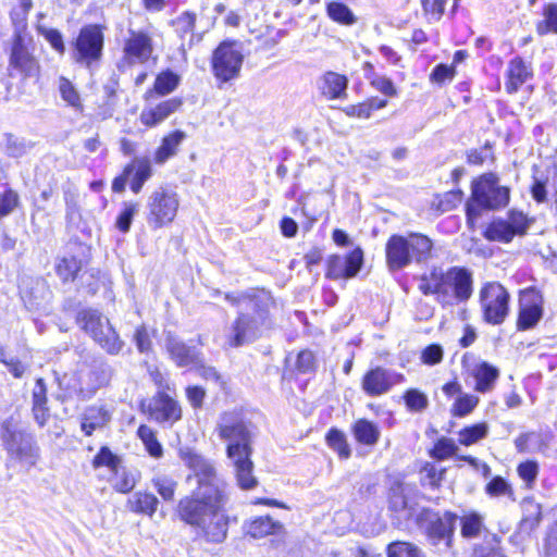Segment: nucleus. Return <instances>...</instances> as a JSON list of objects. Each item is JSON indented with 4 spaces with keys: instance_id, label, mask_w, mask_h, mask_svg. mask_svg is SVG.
<instances>
[{
    "instance_id": "nucleus-37",
    "label": "nucleus",
    "mask_w": 557,
    "mask_h": 557,
    "mask_svg": "<svg viewBox=\"0 0 557 557\" xmlns=\"http://www.w3.org/2000/svg\"><path fill=\"white\" fill-rule=\"evenodd\" d=\"M326 13L332 21L342 25L350 26L357 21L354 12L343 2L332 1L327 3Z\"/></svg>"
},
{
    "instance_id": "nucleus-10",
    "label": "nucleus",
    "mask_w": 557,
    "mask_h": 557,
    "mask_svg": "<svg viewBox=\"0 0 557 557\" xmlns=\"http://www.w3.org/2000/svg\"><path fill=\"white\" fill-rule=\"evenodd\" d=\"M244 62L242 44L235 40L222 41L213 51L211 65L216 79L227 83L239 76Z\"/></svg>"
},
{
    "instance_id": "nucleus-45",
    "label": "nucleus",
    "mask_w": 557,
    "mask_h": 557,
    "mask_svg": "<svg viewBox=\"0 0 557 557\" xmlns=\"http://www.w3.org/2000/svg\"><path fill=\"white\" fill-rule=\"evenodd\" d=\"M180 83V76L171 70L162 71L154 81V90L159 95L172 92Z\"/></svg>"
},
{
    "instance_id": "nucleus-55",
    "label": "nucleus",
    "mask_w": 557,
    "mask_h": 557,
    "mask_svg": "<svg viewBox=\"0 0 557 557\" xmlns=\"http://www.w3.org/2000/svg\"><path fill=\"white\" fill-rule=\"evenodd\" d=\"M486 493L490 496L498 497L508 495L511 496L513 494L510 484L503 476H494L485 487Z\"/></svg>"
},
{
    "instance_id": "nucleus-33",
    "label": "nucleus",
    "mask_w": 557,
    "mask_h": 557,
    "mask_svg": "<svg viewBox=\"0 0 557 557\" xmlns=\"http://www.w3.org/2000/svg\"><path fill=\"white\" fill-rule=\"evenodd\" d=\"M82 260L75 256H64L57 259L55 272L58 276L64 282H73L77 273L82 269Z\"/></svg>"
},
{
    "instance_id": "nucleus-8",
    "label": "nucleus",
    "mask_w": 557,
    "mask_h": 557,
    "mask_svg": "<svg viewBox=\"0 0 557 557\" xmlns=\"http://www.w3.org/2000/svg\"><path fill=\"white\" fill-rule=\"evenodd\" d=\"M79 326L108 354L117 355L124 347V342L99 310L85 308L76 317Z\"/></svg>"
},
{
    "instance_id": "nucleus-22",
    "label": "nucleus",
    "mask_w": 557,
    "mask_h": 557,
    "mask_svg": "<svg viewBox=\"0 0 557 557\" xmlns=\"http://www.w3.org/2000/svg\"><path fill=\"white\" fill-rule=\"evenodd\" d=\"M183 104L177 97L164 100L154 107L145 108L140 113V122L147 127H154L176 112Z\"/></svg>"
},
{
    "instance_id": "nucleus-48",
    "label": "nucleus",
    "mask_w": 557,
    "mask_h": 557,
    "mask_svg": "<svg viewBox=\"0 0 557 557\" xmlns=\"http://www.w3.org/2000/svg\"><path fill=\"white\" fill-rule=\"evenodd\" d=\"M457 450L458 447L454 440L443 436L434 444V447L430 450V456L433 459L445 460L455 455Z\"/></svg>"
},
{
    "instance_id": "nucleus-64",
    "label": "nucleus",
    "mask_w": 557,
    "mask_h": 557,
    "mask_svg": "<svg viewBox=\"0 0 557 557\" xmlns=\"http://www.w3.org/2000/svg\"><path fill=\"white\" fill-rule=\"evenodd\" d=\"M371 85L380 92L387 97L396 96L397 91L392 79L376 75L372 78Z\"/></svg>"
},
{
    "instance_id": "nucleus-53",
    "label": "nucleus",
    "mask_w": 557,
    "mask_h": 557,
    "mask_svg": "<svg viewBox=\"0 0 557 557\" xmlns=\"http://www.w3.org/2000/svg\"><path fill=\"white\" fill-rule=\"evenodd\" d=\"M506 221L508 222V225L510 226L515 236L524 235L530 226V221L528 216L523 212L515 209L508 212V220Z\"/></svg>"
},
{
    "instance_id": "nucleus-4",
    "label": "nucleus",
    "mask_w": 557,
    "mask_h": 557,
    "mask_svg": "<svg viewBox=\"0 0 557 557\" xmlns=\"http://www.w3.org/2000/svg\"><path fill=\"white\" fill-rule=\"evenodd\" d=\"M433 242L421 233L392 235L385 247L386 263L391 271L408 267L411 262L423 263L432 257Z\"/></svg>"
},
{
    "instance_id": "nucleus-9",
    "label": "nucleus",
    "mask_w": 557,
    "mask_h": 557,
    "mask_svg": "<svg viewBox=\"0 0 557 557\" xmlns=\"http://www.w3.org/2000/svg\"><path fill=\"white\" fill-rule=\"evenodd\" d=\"M103 47L102 26L99 24L85 25L73 41L72 58L75 63L91 69L100 61Z\"/></svg>"
},
{
    "instance_id": "nucleus-26",
    "label": "nucleus",
    "mask_w": 557,
    "mask_h": 557,
    "mask_svg": "<svg viewBox=\"0 0 557 557\" xmlns=\"http://www.w3.org/2000/svg\"><path fill=\"white\" fill-rule=\"evenodd\" d=\"M472 375L475 380L474 389L479 393H486L493 389L499 371L491 363L482 361L472 369Z\"/></svg>"
},
{
    "instance_id": "nucleus-56",
    "label": "nucleus",
    "mask_w": 557,
    "mask_h": 557,
    "mask_svg": "<svg viewBox=\"0 0 557 557\" xmlns=\"http://www.w3.org/2000/svg\"><path fill=\"white\" fill-rule=\"evenodd\" d=\"M113 484L115 491L126 494L129 493L136 485V475L125 469L119 468V475Z\"/></svg>"
},
{
    "instance_id": "nucleus-16",
    "label": "nucleus",
    "mask_w": 557,
    "mask_h": 557,
    "mask_svg": "<svg viewBox=\"0 0 557 557\" xmlns=\"http://www.w3.org/2000/svg\"><path fill=\"white\" fill-rule=\"evenodd\" d=\"M404 381V374L383 367H375L363 375L361 386L368 396L377 397L388 393L394 385Z\"/></svg>"
},
{
    "instance_id": "nucleus-41",
    "label": "nucleus",
    "mask_w": 557,
    "mask_h": 557,
    "mask_svg": "<svg viewBox=\"0 0 557 557\" xmlns=\"http://www.w3.org/2000/svg\"><path fill=\"white\" fill-rule=\"evenodd\" d=\"M444 474V468L440 469L435 463L428 461L420 469V482L423 486L436 488L441 485Z\"/></svg>"
},
{
    "instance_id": "nucleus-50",
    "label": "nucleus",
    "mask_w": 557,
    "mask_h": 557,
    "mask_svg": "<svg viewBox=\"0 0 557 557\" xmlns=\"http://www.w3.org/2000/svg\"><path fill=\"white\" fill-rule=\"evenodd\" d=\"M540 466L535 460H527L518 465L517 472L528 488H532L539 475Z\"/></svg>"
},
{
    "instance_id": "nucleus-52",
    "label": "nucleus",
    "mask_w": 557,
    "mask_h": 557,
    "mask_svg": "<svg viewBox=\"0 0 557 557\" xmlns=\"http://www.w3.org/2000/svg\"><path fill=\"white\" fill-rule=\"evenodd\" d=\"M479 404V397L471 394L460 395L453 405V414L465 417L469 414Z\"/></svg>"
},
{
    "instance_id": "nucleus-32",
    "label": "nucleus",
    "mask_w": 557,
    "mask_h": 557,
    "mask_svg": "<svg viewBox=\"0 0 557 557\" xmlns=\"http://www.w3.org/2000/svg\"><path fill=\"white\" fill-rule=\"evenodd\" d=\"M159 499L147 492H136L127 502L131 511L152 517L157 511Z\"/></svg>"
},
{
    "instance_id": "nucleus-54",
    "label": "nucleus",
    "mask_w": 557,
    "mask_h": 557,
    "mask_svg": "<svg viewBox=\"0 0 557 557\" xmlns=\"http://www.w3.org/2000/svg\"><path fill=\"white\" fill-rule=\"evenodd\" d=\"M20 203L18 194L7 188L3 193H0V218H4L12 213Z\"/></svg>"
},
{
    "instance_id": "nucleus-28",
    "label": "nucleus",
    "mask_w": 557,
    "mask_h": 557,
    "mask_svg": "<svg viewBox=\"0 0 557 557\" xmlns=\"http://www.w3.org/2000/svg\"><path fill=\"white\" fill-rule=\"evenodd\" d=\"M351 432L359 444L370 447L376 445L381 436L379 425L368 419L357 420L351 426Z\"/></svg>"
},
{
    "instance_id": "nucleus-5",
    "label": "nucleus",
    "mask_w": 557,
    "mask_h": 557,
    "mask_svg": "<svg viewBox=\"0 0 557 557\" xmlns=\"http://www.w3.org/2000/svg\"><path fill=\"white\" fill-rule=\"evenodd\" d=\"M510 200V189L499 185V178L494 173L481 175L472 182L471 197L466 205V214L469 222L480 218L483 210H499Z\"/></svg>"
},
{
    "instance_id": "nucleus-21",
    "label": "nucleus",
    "mask_w": 557,
    "mask_h": 557,
    "mask_svg": "<svg viewBox=\"0 0 557 557\" xmlns=\"http://www.w3.org/2000/svg\"><path fill=\"white\" fill-rule=\"evenodd\" d=\"M506 77V91L516 94L523 84L533 77L532 63L520 55L512 58L508 62Z\"/></svg>"
},
{
    "instance_id": "nucleus-36",
    "label": "nucleus",
    "mask_w": 557,
    "mask_h": 557,
    "mask_svg": "<svg viewBox=\"0 0 557 557\" xmlns=\"http://www.w3.org/2000/svg\"><path fill=\"white\" fill-rule=\"evenodd\" d=\"M197 15L190 11L182 12L176 18L172 20L171 25L174 28V32L181 39H184L185 36L189 35V46L194 42V28L196 23Z\"/></svg>"
},
{
    "instance_id": "nucleus-31",
    "label": "nucleus",
    "mask_w": 557,
    "mask_h": 557,
    "mask_svg": "<svg viewBox=\"0 0 557 557\" xmlns=\"http://www.w3.org/2000/svg\"><path fill=\"white\" fill-rule=\"evenodd\" d=\"M127 165H133L129 187L134 194H139L145 183L152 176V165L148 157L135 158Z\"/></svg>"
},
{
    "instance_id": "nucleus-7",
    "label": "nucleus",
    "mask_w": 557,
    "mask_h": 557,
    "mask_svg": "<svg viewBox=\"0 0 557 557\" xmlns=\"http://www.w3.org/2000/svg\"><path fill=\"white\" fill-rule=\"evenodd\" d=\"M8 456L22 466L32 468L39 459V447L34 435L14 424L11 420L3 421L0 433Z\"/></svg>"
},
{
    "instance_id": "nucleus-47",
    "label": "nucleus",
    "mask_w": 557,
    "mask_h": 557,
    "mask_svg": "<svg viewBox=\"0 0 557 557\" xmlns=\"http://www.w3.org/2000/svg\"><path fill=\"white\" fill-rule=\"evenodd\" d=\"M388 557H424L421 549L408 542H393L387 546Z\"/></svg>"
},
{
    "instance_id": "nucleus-25",
    "label": "nucleus",
    "mask_w": 557,
    "mask_h": 557,
    "mask_svg": "<svg viewBox=\"0 0 557 557\" xmlns=\"http://www.w3.org/2000/svg\"><path fill=\"white\" fill-rule=\"evenodd\" d=\"M33 416L39 426H44L50 417L47 407V386L44 379H37L32 393Z\"/></svg>"
},
{
    "instance_id": "nucleus-44",
    "label": "nucleus",
    "mask_w": 557,
    "mask_h": 557,
    "mask_svg": "<svg viewBox=\"0 0 557 557\" xmlns=\"http://www.w3.org/2000/svg\"><path fill=\"white\" fill-rule=\"evenodd\" d=\"M92 465L95 468L108 467L115 475H119L121 459L114 455L109 447L103 446L95 456Z\"/></svg>"
},
{
    "instance_id": "nucleus-34",
    "label": "nucleus",
    "mask_w": 557,
    "mask_h": 557,
    "mask_svg": "<svg viewBox=\"0 0 557 557\" xmlns=\"http://www.w3.org/2000/svg\"><path fill=\"white\" fill-rule=\"evenodd\" d=\"M484 237L491 242L510 243L515 234L506 220L495 219L486 227Z\"/></svg>"
},
{
    "instance_id": "nucleus-62",
    "label": "nucleus",
    "mask_w": 557,
    "mask_h": 557,
    "mask_svg": "<svg viewBox=\"0 0 557 557\" xmlns=\"http://www.w3.org/2000/svg\"><path fill=\"white\" fill-rule=\"evenodd\" d=\"M40 33L55 51L64 53L65 46L61 32L55 28H44L40 29Z\"/></svg>"
},
{
    "instance_id": "nucleus-38",
    "label": "nucleus",
    "mask_w": 557,
    "mask_h": 557,
    "mask_svg": "<svg viewBox=\"0 0 557 557\" xmlns=\"http://www.w3.org/2000/svg\"><path fill=\"white\" fill-rule=\"evenodd\" d=\"M137 435L151 457L158 459L163 456L162 445L158 441L156 433L151 428L141 424L137 430Z\"/></svg>"
},
{
    "instance_id": "nucleus-30",
    "label": "nucleus",
    "mask_w": 557,
    "mask_h": 557,
    "mask_svg": "<svg viewBox=\"0 0 557 557\" xmlns=\"http://www.w3.org/2000/svg\"><path fill=\"white\" fill-rule=\"evenodd\" d=\"M186 138L183 131L176 129L162 138L161 145L154 152V162L157 164H164L170 158L174 157L177 152L180 145Z\"/></svg>"
},
{
    "instance_id": "nucleus-12",
    "label": "nucleus",
    "mask_w": 557,
    "mask_h": 557,
    "mask_svg": "<svg viewBox=\"0 0 557 557\" xmlns=\"http://www.w3.org/2000/svg\"><path fill=\"white\" fill-rule=\"evenodd\" d=\"M510 295L497 282L486 283L480 290V304L483 319L492 325L502 324L509 313Z\"/></svg>"
},
{
    "instance_id": "nucleus-18",
    "label": "nucleus",
    "mask_w": 557,
    "mask_h": 557,
    "mask_svg": "<svg viewBox=\"0 0 557 557\" xmlns=\"http://www.w3.org/2000/svg\"><path fill=\"white\" fill-rule=\"evenodd\" d=\"M363 264V251L357 247L352 251L341 256L332 255L327 259L326 277L331 280L355 277Z\"/></svg>"
},
{
    "instance_id": "nucleus-29",
    "label": "nucleus",
    "mask_w": 557,
    "mask_h": 557,
    "mask_svg": "<svg viewBox=\"0 0 557 557\" xmlns=\"http://www.w3.org/2000/svg\"><path fill=\"white\" fill-rule=\"evenodd\" d=\"M284 527L270 516L258 517L245 524V531L253 539H261L270 534H280Z\"/></svg>"
},
{
    "instance_id": "nucleus-59",
    "label": "nucleus",
    "mask_w": 557,
    "mask_h": 557,
    "mask_svg": "<svg viewBox=\"0 0 557 557\" xmlns=\"http://www.w3.org/2000/svg\"><path fill=\"white\" fill-rule=\"evenodd\" d=\"M32 146L24 139L9 135L7 138V153L12 158H18L25 154Z\"/></svg>"
},
{
    "instance_id": "nucleus-13",
    "label": "nucleus",
    "mask_w": 557,
    "mask_h": 557,
    "mask_svg": "<svg viewBox=\"0 0 557 557\" xmlns=\"http://www.w3.org/2000/svg\"><path fill=\"white\" fill-rule=\"evenodd\" d=\"M421 519L428 522L425 533L433 546L444 545L445 548L451 546L456 523L459 520L456 513L445 511L441 515L428 509L422 512Z\"/></svg>"
},
{
    "instance_id": "nucleus-46",
    "label": "nucleus",
    "mask_w": 557,
    "mask_h": 557,
    "mask_svg": "<svg viewBox=\"0 0 557 557\" xmlns=\"http://www.w3.org/2000/svg\"><path fill=\"white\" fill-rule=\"evenodd\" d=\"M139 205L137 202H124L123 209L119 213L115 226L122 233H127L131 230L133 219L138 212Z\"/></svg>"
},
{
    "instance_id": "nucleus-6",
    "label": "nucleus",
    "mask_w": 557,
    "mask_h": 557,
    "mask_svg": "<svg viewBox=\"0 0 557 557\" xmlns=\"http://www.w3.org/2000/svg\"><path fill=\"white\" fill-rule=\"evenodd\" d=\"M268 304L269 299L238 313L226 332L227 345L240 347L255 342L262 335L269 319Z\"/></svg>"
},
{
    "instance_id": "nucleus-24",
    "label": "nucleus",
    "mask_w": 557,
    "mask_h": 557,
    "mask_svg": "<svg viewBox=\"0 0 557 557\" xmlns=\"http://www.w3.org/2000/svg\"><path fill=\"white\" fill-rule=\"evenodd\" d=\"M112 418V412L104 405H92L82 414L81 429L86 436H90L97 429L106 426Z\"/></svg>"
},
{
    "instance_id": "nucleus-1",
    "label": "nucleus",
    "mask_w": 557,
    "mask_h": 557,
    "mask_svg": "<svg viewBox=\"0 0 557 557\" xmlns=\"http://www.w3.org/2000/svg\"><path fill=\"white\" fill-rule=\"evenodd\" d=\"M181 457L193 472L187 480L195 478L197 487L180 499L177 516L196 528L206 542L221 544L227 537L230 524L225 510L228 500L226 484L211 460L190 449L181 450Z\"/></svg>"
},
{
    "instance_id": "nucleus-58",
    "label": "nucleus",
    "mask_w": 557,
    "mask_h": 557,
    "mask_svg": "<svg viewBox=\"0 0 557 557\" xmlns=\"http://www.w3.org/2000/svg\"><path fill=\"white\" fill-rule=\"evenodd\" d=\"M133 341L140 354H148L151 351L152 342L146 325L141 324L136 327Z\"/></svg>"
},
{
    "instance_id": "nucleus-15",
    "label": "nucleus",
    "mask_w": 557,
    "mask_h": 557,
    "mask_svg": "<svg viewBox=\"0 0 557 557\" xmlns=\"http://www.w3.org/2000/svg\"><path fill=\"white\" fill-rule=\"evenodd\" d=\"M544 299L542 294L533 287L521 292L519 297V312L517 330H531L540 322L544 313Z\"/></svg>"
},
{
    "instance_id": "nucleus-42",
    "label": "nucleus",
    "mask_w": 557,
    "mask_h": 557,
    "mask_svg": "<svg viewBox=\"0 0 557 557\" xmlns=\"http://www.w3.org/2000/svg\"><path fill=\"white\" fill-rule=\"evenodd\" d=\"M404 401L411 412H422L429 407L428 395L418 388H409L404 393Z\"/></svg>"
},
{
    "instance_id": "nucleus-60",
    "label": "nucleus",
    "mask_w": 557,
    "mask_h": 557,
    "mask_svg": "<svg viewBox=\"0 0 557 557\" xmlns=\"http://www.w3.org/2000/svg\"><path fill=\"white\" fill-rule=\"evenodd\" d=\"M444 350L440 344H431L421 352V361L428 366H435L443 360Z\"/></svg>"
},
{
    "instance_id": "nucleus-19",
    "label": "nucleus",
    "mask_w": 557,
    "mask_h": 557,
    "mask_svg": "<svg viewBox=\"0 0 557 557\" xmlns=\"http://www.w3.org/2000/svg\"><path fill=\"white\" fill-rule=\"evenodd\" d=\"M149 416L159 423L172 425L182 418V409L178 403L164 391H159L150 400Z\"/></svg>"
},
{
    "instance_id": "nucleus-39",
    "label": "nucleus",
    "mask_w": 557,
    "mask_h": 557,
    "mask_svg": "<svg viewBox=\"0 0 557 557\" xmlns=\"http://www.w3.org/2000/svg\"><path fill=\"white\" fill-rule=\"evenodd\" d=\"M488 434V425L485 422L475 423L470 426L463 428L459 432V443L463 446L475 444Z\"/></svg>"
},
{
    "instance_id": "nucleus-14",
    "label": "nucleus",
    "mask_w": 557,
    "mask_h": 557,
    "mask_svg": "<svg viewBox=\"0 0 557 557\" xmlns=\"http://www.w3.org/2000/svg\"><path fill=\"white\" fill-rule=\"evenodd\" d=\"M9 76L20 75L23 78L36 77L39 63L26 45V37L13 36L8 65Z\"/></svg>"
},
{
    "instance_id": "nucleus-20",
    "label": "nucleus",
    "mask_w": 557,
    "mask_h": 557,
    "mask_svg": "<svg viewBox=\"0 0 557 557\" xmlns=\"http://www.w3.org/2000/svg\"><path fill=\"white\" fill-rule=\"evenodd\" d=\"M165 348L177 367L197 366L200 362V351L171 333L165 337Z\"/></svg>"
},
{
    "instance_id": "nucleus-49",
    "label": "nucleus",
    "mask_w": 557,
    "mask_h": 557,
    "mask_svg": "<svg viewBox=\"0 0 557 557\" xmlns=\"http://www.w3.org/2000/svg\"><path fill=\"white\" fill-rule=\"evenodd\" d=\"M59 90L62 99L71 107L82 110L83 106L78 91L73 84L65 77H60Z\"/></svg>"
},
{
    "instance_id": "nucleus-35",
    "label": "nucleus",
    "mask_w": 557,
    "mask_h": 557,
    "mask_svg": "<svg viewBox=\"0 0 557 557\" xmlns=\"http://www.w3.org/2000/svg\"><path fill=\"white\" fill-rule=\"evenodd\" d=\"M326 444L341 459H348L351 455L350 446L345 433L336 428L329 430L325 436Z\"/></svg>"
},
{
    "instance_id": "nucleus-63",
    "label": "nucleus",
    "mask_w": 557,
    "mask_h": 557,
    "mask_svg": "<svg viewBox=\"0 0 557 557\" xmlns=\"http://www.w3.org/2000/svg\"><path fill=\"white\" fill-rule=\"evenodd\" d=\"M296 369L300 373H309L314 370V356L310 350H302L297 355Z\"/></svg>"
},
{
    "instance_id": "nucleus-2",
    "label": "nucleus",
    "mask_w": 557,
    "mask_h": 557,
    "mask_svg": "<svg viewBox=\"0 0 557 557\" xmlns=\"http://www.w3.org/2000/svg\"><path fill=\"white\" fill-rule=\"evenodd\" d=\"M218 435L227 443L226 456L232 462L237 484L243 490H251L258 481L253 475L252 441L253 426L235 411L223 412L216 425Z\"/></svg>"
},
{
    "instance_id": "nucleus-40",
    "label": "nucleus",
    "mask_w": 557,
    "mask_h": 557,
    "mask_svg": "<svg viewBox=\"0 0 557 557\" xmlns=\"http://www.w3.org/2000/svg\"><path fill=\"white\" fill-rule=\"evenodd\" d=\"M544 20L536 24V33L545 36L549 33L557 34V3H548L543 9Z\"/></svg>"
},
{
    "instance_id": "nucleus-27",
    "label": "nucleus",
    "mask_w": 557,
    "mask_h": 557,
    "mask_svg": "<svg viewBox=\"0 0 557 557\" xmlns=\"http://www.w3.org/2000/svg\"><path fill=\"white\" fill-rule=\"evenodd\" d=\"M521 509L522 519L519 529L521 532L530 534L542 520V506L533 497H525L521 503Z\"/></svg>"
},
{
    "instance_id": "nucleus-17",
    "label": "nucleus",
    "mask_w": 557,
    "mask_h": 557,
    "mask_svg": "<svg viewBox=\"0 0 557 557\" xmlns=\"http://www.w3.org/2000/svg\"><path fill=\"white\" fill-rule=\"evenodd\" d=\"M152 52V38L147 32L127 30V37L124 39L123 45V59L128 65L146 63Z\"/></svg>"
},
{
    "instance_id": "nucleus-61",
    "label": "nucleus",
    "mask_w": 557,
    "mask_h": 557,
    "mask_svg": "<svg viewBox=\"0 0 557 557\" xmlns=\"http://www.w3.org/2000/svg\"><path fill=\"white\" fill-rule=\"evenodd\" d=\"M27 15H28V13L25 12V9H18V8L12 9V11L10 13V17H11L12 24L14 26L13 36L20 35L21 37H26L25 30H26V26H27V24H26Z\"/></svg>"
},
{
    "instance_id": "nucleus-23",
    "label": "nucleus",
    "mask_w": 557,
    "mask_h": 557,
    "mask_svg": "<svg viewBox=\"0 0 557 557\" xmlns=\"http://www.w3.org/2000/svg\"><path fill=\"white\" fill-rule=\"evenodd\" d=\"M318 89L327 100L347 97L348 78L336 72H325L317 82Z\"/></svg>"
},
{
    "instance_id": "nucleus-51",
    "label": "nucleus",
    "mask_w": 557,
    "mask_h": 557,
    "mask_svg": "<svg viewBox=\"0 0 557 557\" xmlns=\"http://www.w3.org/2000/svg\"><path fill=\"white\" fill-rule=\"evenodd\" d=\"M461 535L467 539L476 537L481 533L482 519L478 513H470L460 519Z\"/></svg>"
},
{
    "instance_id": "nucleus-11",
    "label": "nucleus",
    "mask_w": 557,
    "mask_h": 557,
    "mask_svg": "<svg viewBox=\"0 0 557 557\" xmlns=\"http://www.w3.org/2000/svg\"><path fill=\"white\" fill-rule=\"evenodd\" d=\"M180 207L176 193L159 188L151 193L147 200V223L152 230L161 228L172 223Z\"/></svg>"
},
{
    "instance_id": "nucleus-43",
    "label": "nucleus",
    "mask_w": 557,
    "mask_h": 557,
    "mask_svg": "<svg viewBox=\"0 0 557 557\" xmlns=\"http://www.w3.org/2000/svg\"><path fill=\"white\" fill-rule=\"evenodd\" d=\"M152 485L157 490L158 494L165 502H171L174 498L175 491L177 488V482L169 475L159 474L153 476Z\"/></svg>"
},
{
    "instance_id": "nucleus-57",
    "label": "nucleus",
    "mask_w": 557,
    "mask_h": 557,
    "mask_svg": "<svg viewBox=\"0 0 557 557\" xmlns=\"http://www.w3.org/2000/svg\"><path fill=\"white\" fill-rule=\"evenodd\" d=\"M225 299L231 302L233 306L243 307L246 310L253 307L255 304H260L268 298L260 297L256 294H239V295H232L226 294Z\"/></svg>"
},
{
    "instance_id": "nucleus-3",
    "label": "nucleus",
    "mask_w": 557,
    "mask_h": 557,
    "mask_svg": "<svg viewBox=\"0 0 557 557\" xmlns=\"http://www.w3.org/2000/svg\"><path fill=\"white\" fill-rule=\"evenodd\" d=\"M472 273L461 267H451L447 271L433 268L420 277L419 289L423 295H435L442 305H451L455 300L466 301L473 292Z\"/></svg>"
}]
</instances>
